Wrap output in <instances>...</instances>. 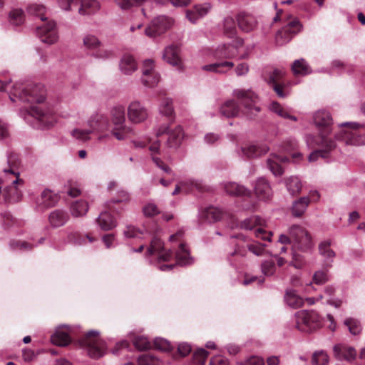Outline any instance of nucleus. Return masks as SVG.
Returning <instances> with one entry per match:
<instances>
[{
	"mask_svg": "<svg viewBox=\"0 0 365 365\" xmlns=\"http://www.w3.org/2000/svg\"><path fill=\"white\" fill-rule=\"evenodd\" d=\"M264 245L259 243H252L248 245V249L250 252L254 253L256 255H262L264 250Z\"/></svg>",
	"mask_w": 365,
	"mask_h": 365,
	"instance_id": "obj_64",
	"label": "nucleus"
},
{
	"mask_svg": "<svg viewBox=\"0 0 365 365\" xmlns=\"http://www.w3.org/2000/svg\"><path fill=\"white\" fill-rule=\"evenodd\" d=\"M284 301L288 306L294 309L301 307L304 304L303 299L293 289H288L284 295Z\"/></svg>",
	"mask_w": 365,
	"mask_h": 365,
	"instance_id": "obj_33",
	"label": "nucleus"
},
{
	"mask_svg": "<svg viewBox=\"0 0 365 365\" xmlns=\"http://www.w3.org/2000/svg\"><path fill=\"white\" fill-rule=\"evenodd\" d=\"M173 253L170 250H165L162 240L158 237H153L147 250L146 256H155L159 261L168 262L173 257Z\"/></svg>",
	"mask_w": 365,
	"mask_h": 365,
	"instance_id": "obj_13",
	"label": "nucleus"
},
{
	"mask_svg": "<svg viewBox=\"0 0 365 365\" xmlns=\"http://www.w3.org/2000/svg\"><path fill=\"white\" fill-rule=\"evenodd\" d=\"M24 21V11L21 9H13L9 13V22L14 26H20Z\"/></svg>",
	"mask_w": 365,
	"mask_h": 365,
	"instance_id": "obj_47",
	"label": "nucleus"
},
{
	"mask_svg": "<svg viewBox=\"0 0 365 365\" xmlns=\"http://www.w3.org/2000/svg\"><path fill=\"white\" fill-rule=\"evenodd\" d=\"M88 210V205L86 201L77 200L72 203L71 210L74 217H81L86 214Z\"/></svg>",
	"mask_w": 365,
	"mask_h": 365,
	"instance_id": "obj_40",
	"label": "nucleus"
},
{
	"mask_svg": "<svg viewBox=\"0 0 365 365\" xmlns=\"http://www.w3.org/2000/svg\"><path fill=\"white\" fill-rule=\"evenodd\" d=\"M153 347L164 351H169L172 349L170 342L162 338H156L152 343V348Z\"/></svg>",
	"mask_w": 365,
	"mask_h": 365,
	"instance_id": "obj_53",
	"label": "nucleus"
},
{
	"mask_svg": "<svg viewBox=\"0 0 365 365\" xmlns=\"http://www.w3.org/2000/svg\"><path fill=\"white\" fill-rule=\"evenodd\" d=\"M129 200V195L125 191H120L117 198H113L110 201L106 202V207L113 210V213L120 215L123 210L122 203L127 202Z\"/></svg>",
	"mask_w": 365,
	"mask_h": 365,
	"instance_id": "obj_28",
	"label": "nucleus"
},
{
	"mask_svg": "<svg viewBox=\"0 0 365 365\" xmlns=\"http://www.w3.org/2000/svg\"><path fill=\"white\" fill-rule=\"evenodd\" d=\"M177 262L180 265H185L192 263V257L190 255V251L187 247V245L184 242H180L179 249L175 255Z\"/></svg>",
	"mask_w": 365,
	"mask_h": 365,
	"instance_id": "obj_32",
	"label": "nucleus"
},
{
	"mask_svg": "<svg viewBox=\"0 0 365 365\" xmlns=\"http://www.w3.org/2000/svg\"><path fill=\"white\" fill-rule=\"evenodd\" d=\"M256 196L260 200H268L272 195L269 183L263 178H259L254 186Z\"/></svg>",
	"mask_w": 365,
	"mask_h": 365,
	"instance_id": "obj_24",
	"label": "nucleus"
},
{
	"mask_svg": "<svg viewBox=\"0 0 365 365\" xmlns=\"http://www.w3.org/2000/svg\"><path fill=\"white\" fill-rule=\"evenodd\" d=\"M138 365H159V360L148 354H143L138 358Z\"/></svg>",
	"mask_w": 365,
	"mask_h": 365,
	"instance_id": "obj_56",
	"label": "nucleus"
},
{
	"mask_svg": "<svg viewBox=\"0 0 365 365\" xmlns=\"http://www.w3.org/2000/svg\"><path fill=\"white\" fill-rule=\"evenodd\" d=\"M12 96L31 104L37 103V106L31 107L30 113L44 125H52L56 121L54 109L47 103H42L46 97V90L43 85L29 84L23 86L22 84H16L13 86L10 94V98L14 101V99Z\"/></svg>",
	"mask_w": 365,
	"mask_h": 365,
	"instance_id": "obj_1",
	"label": "nucleus"
},
{
	"mask_svg": "<svg viewBox=\"0 0 365 365\" xmlns=\"http://www.w3.org/2000/svg\"><path fill=\"white\" fill-rule=\"evenodd\" d=\"M286 186L289 192L294 195L300 192L302 183L297 177H290L286 180Z\"/></svg>",
	"mask_w": 365,
	"mask_h": 365,
	"instance_id": "obj_44",
	"label": "nucleus"
},
{
	"mask_svg": "<svg viewBox=\"0 0 365 365\" xmlns=\"http://www.w3.org/2000/svg\"><path fill=\"white\" fill-rule=\"evenodd\" d=\"M262 272L266 276H271L275 272V264L272 261H265L262 264Z\"/></svg>",
	"mask_w": 365,
	"mask_h": 365,
	"instance_id": "obj_58",
	"label": "nucleus"
},
{
	"mask_svg": "<svg viewBox=\"0 0 365 365\" xmlns=\"http://www.w3.org/2000/svg\"><path fill=\"white\" fill-rule=\"evenodd\" d=\"M309 198L303 197L295 201L292 206V214L295 217L302 216L309 204Z\"/></svg>",
	"mask_w": 365,
	"mask_h": 365,
	"instance_id": "obj_38",
	"label": "nucleus"
},
{
	"mask_svg": "<svg viewBox=\"0 0 365 365\" xmlns=\"http://www.w3.org/2000/svg\"><path fill=\"white\" fill-rule=\"evenodd\" d=\"M287 160L286 158H279V156L274 155L272 158L267 160V166L273 175L280 176L283 173V169L279 162H284Z\"/></svg>",
	"mask_w": 365,
	"mask_h": 365,
	"instance_id": "obj_36",
	"label": "nucleus"
},
{
	"mask_svg": "<svg viewBox=\"0 0 365 365\" xmlns=\"http://www.w3.org/2000/svg\"><path fill=\"white\" fill-rule=\"evenodd\" d=\"M314 122L319 129L320 139L315 140L312 135H307L306 141L308 146L311 148L314 145L326 146L329 149H333L335 147L334 141L327 138L331 130L330 127L332 124V118L329 113L324 110L316 112L314 115Z\"/></svg>",
	"mask_w": 365,
	"mask_h": 365,
	"instance_id": "obj_2",
	"label": "nucleus"
},
{
	"mask_svg": "<svg viewBox=\"0 0 365 365\" xmlns=\"http://www.w3.org/2000/svg\"><path fill=\"white\" fill-rule=\"evenodd\" d=\"M289 234L292 238V249L294 256L296 252H309L314 243L309 232L300 225H292L289 227Z\"/></svg>",
	"mask_w": 365,
	"mask_h": 365,
	"instance_id": "obj_4",
	"label": "nucleus"
},
{
	"mask_svg": "<svg viewBox=\"0 0 365 365\" xmlns=\"http://www.w3.org/2000/svg\"><path fill=\"white\" fill-rule=\"evenodd\" d=\"M233 95L240 101L246 109V113L252 117L260 112L261 108L257 105L258 96L252 90H235Z\"/></svg>",
	"mask_w": 365,
	"mask_h": 365,
	"instance_id": "obj_8",
	"label": "nucleus"
},
{
	"mask_svg": "<svg viewBox=\"0 0 365 365\" xmlns=\"http://www.w3.org/2000/svg\"><path fill=\"white\" fill-rule=\"evenodd\" d=\"M343 125L349 126L347 128L343 130L341 133L337 135V138L344 141L346 144L359 145L364 142H361L357 135L356 130L360 127V125L356 123H345Z\"/></svg>",
	"mask_w": 365,
	"mask_h": 365,
	"instance_id": "obj_18",
	"label": "nucleus"
},
{
	"mask_svg": "<svg viewBox=\"0 0 365 365\" xmlns=\"http://www.w3.org/2000/svg\"><path fill=\"white\" fill-rule=\"evenodd\" d=\"M230 38H232V42H230V46L231 45L232 48H235L236 50V53L234 51H232V54L233 56H239L240 58H244L246 53L244 48L243 39L235 36L232 31H231L230 29Z\"/></svg>",
	"mask_w": 365,
	"mask_h": 365,
	"instance_id": "obj_31",
	"label": "nucleus"
},
{
	"mask_svg": "<svg viewBox=\"0 0 365 365\" xmlns=\"http://www.w3.org/2000/svg\"><path fill=\"white\" fill-rule=\"evenodd\" d=\"M344 324L348 327L349 332L353 335H357L361 331V325L356 319L348 318L344 320Z\"/></svg>",
	"mask_w": 365,
	"mask_h": 365,
	"instance_id": "obj_46",
	"label": "nucleus"
},
{
	"mask_svg": "<svg viewBox=\"0 0 365 365\" xmlns=\"http://www.w3.org/2000/svg\"><path fill=\"white\" fill-rule=\"evenodd\" d=\"M143 212L145 215L148 217H152L158 214L159 210L155 205L150 203L144 207Z\"/></svg>",
	"mask_w": 365,
	"mask_h": 365,
	"instance_id": "obj_63",
	"label": "nucleus"
},
{
	"mask_svg": "<svg viewBox=\"0 0 365 365\" xmlns=\"http://www.w3.org/2000/svg\"><path fill=\"white\" fill-rule=\"evenodd\" d=\"M160 113L163 115L171 117L174 113L173 107V101L170 98L165 97L163 98L160 107Z\"/></svg>",
	"mask_w": 365,
	"mask_h": 365,
	"instance_id": "obj_50",
	"label": "nucleus"
},
{
	"mask_svg": "<svg viewBox=\"0 0 365 365\" xmlns=\"http://www.w3.org/2000/svg\"><path fill=\"white\" fill-rule=\"evenodd\" d=\"M173 24V21L167 16H160L155 18L145 31L149 37H155L165 33Z\"/></svg>",
	"mask_w": 365,
	"mask_h": 365,
	"instance_id": "obj_15",
	"label": "nucleus"
},
{
	"mask_svg": "<svg viewBox=\"0 0 365 365\" xmlns=\"http://www.w3.org/2000/svg\"><path fill=\"white\" fill-rule=\"evenodd\" d=\"M331 241L330 240H326L322 241L319 245V252L324 259V265L326 268L331 267V262L336 256L334 250L330 248Z\"/></svg>",
	"mask_w": 365,
	"mask_h": 365,
	"instance_id": "obj_26",
	"label": "nucleus"
},
{
	"mask_svg": "<svg viewBox=\"0 0 365 365\" xmlns=\"http://www.w3.org/2000/svg\"><path fill=\"white\" fill-rule=\"evenodd\" d=\"M312 362L314 365H327L329 362V356L323 351H316L313 354Z\"/></svg>",
	"mask_w": 365,
	"mask_h": 365,
	"instance_id": "obj_52",
	"label": "nucleus"
},
{
	"mask_svg": "<svg viewBox=\"0 0 365 365\" xmlns=\"http://www.w3.org/2000/svg\"><path fill=\"white\" fill-rule=\"evenodd\" d=\"M145 0H115L116 4L122 9L126 10L134 6L140 5Z\"/></svg>",
	"mask_w": 365,
	"mask_h": 365,
	"instance_id": "obj_55",
	"label": "nucleus"
},
{
	"mask_svg": "<svg viewBox=\"0 0 365 365\" xmlns=\"http://www.w3.org/2000/svg\"><path fill=\"white\" fill-rule=\"evenodd\" d=\"M90 127L91 130L74 129L72 131V135L82 141L88 140L90 133L94 131L102 133V135L98 137L99 140L109 136V133L106 132L109 130L110 124L108 118L106 116L96 115L90 121Z\"/></svg>",
	"mask_w": 365,
	"mask_h": 365,
	"instance_id": "obj_5",
	"label": "nucleus"
},
{
	"mask_svg": "<svg viewBox=\"0 0 365 365\" xmlns=\"http://www.w3.org/2000/svg\"><path fill=\"white\" fill-rule=\"evenodd\" d=\"M241 150L247 158H257L267 153L269 148L263 144H250L242 147Z\"/></svg>",
	"mask_w": 365,
	"mask_h": 365,
	"instance_id": "obj_27",
	"label": "nucleus"
},
{
	"mask_svg": "<svg viewBox=\"0 0 365 365\" xmlns=\"http://www.w3.org/2000/svg\"><path fill=\"white\" fill-rule=\"evenodd\" d=\"M270 109L272 111L283 118L290 119L294 121H297V117L289 114L287 109L283 108L279 103L277 102H274L271 104Z\"/></svg>",
	"mask_w": 365,
	"mask_h": 365,
	"instance_id": "obj_43",
	"label": "nucleus"
},
{
	"mask_svg": "<svg viewBox=\"0 0 365 365\" xmlns=\"http://www.w3.org/2000/svg\"><path fill=\"white\" fill-rule=\"evenodd\" d=\"M51 340L55 345L65 346L71 342V337L66 332L56 331L51 336Z\"/></svg>",
	"mask_w": 365,
	"mask_h": 365,
	"instance_id": "obj_42",
	"label": "nucleus"
},
{
	"mask_svg": "<svg viewBox=\"0 0 365 365\" xmlns=\"http://www.w3.org/2000/svg\"><path fill=\"white\" fill-rule=\"evenodd\" d=\"M249 193V190L243 185L236 182H230V195L245 196Z\"/></svg>",
	"mask_w": 365,
	"mask_h": 365,
	"instance_id": "obj_49",
	"label": "nucleus"
},
{
	"mask_svg": "<svg viewBox=\"0 0 365 365\" xmlns=\"http://www.w3.org/2000/svg\"><path fill=\"white\" fill-rule=\"evenodd\" d=\"M83 346L87 347L91 357L98 359L101 357L106 351V346L95 331L86 333L80 340Z\"/></svg>",
	"mask_w": 365,
	"mask_h": 365,
	"instance_id": "obj_6",
	"label": "nucleus"
},
{
	"mask_svg": "<svg viewBox=\"0 0 365 365\" xmlns=\"http://www.w3.org/2000/svg\"><path fill=\"white\" fill-rule=\"evenodd\" d=\"M81 3L79 9L81 14H91L99 9V4L96 0H58L60 6L66 11L71 9L72 5Z\"/></svg>",
	"mask_w": 365,
	"mask_h": 365,
	"instance_id": "obj_12",
	"label": "nucleus"
},
{
	"mask_svg": "<svg viewBox=\"0 0 365 365\" xmlns=\"http://www.w3.org/2000/svg\"><path fill=\"white\" fill-rule=\"evenodd\" d=\"M164 134L168 135L167 145L172 148H178L184 136L182 128L180 125L176 126L174 129H171L167 125L160 126L157 132V136L161 137Z\"/></svg>",
	"mask_w": 365,
	"mask_h": 365,
	"instance_id": "obj_11",
	"label": "nucleus"
},
{
	"mask_svg": "<svg viewBox=\"0 0 365 365\" xmlns=\"http://www.w3.org/2000/svg\"><path fill=\"white\" fill-rule=\"evenodd\" d=\"M83 43L89 49H94L100 46V42L98 38L91 35H88L84 38Z\"/></svg>",
	"mask_w": 365,
	"mask_h": 365,
	"instance_id": "obj_57",
	"label": "nucleus"
},
{
	"mask_svg": "<svg viewBox=\"0 0 365 365\" xmlns=\"http://www.w3.org/2000/svg\"><path fill=\"white\" fill-rule=\"evenodd\" d=\"M334 356L339 360L351 361L356 356V351L351 346L339 344L333 348Z\"/></svg>",
	"mask_w": 365,
	"mask_h": 365,
	"instance_id": "obj_23",
	"label": "nucleus"
},
{
	"mask_svg": "<svg viewBox=\"0 0 365 365\" xmlns=\"http://www.w3.org/2000/svg\"><path fill=\"white\" fill-rule=\"evenodd\" d=\"M9 246L11 250H19L21 251H30L34 249V245L30 242L24 240H11Z\"/></svg>",
	"mask_w": 365,
	"mask_h": 365,
	"instance_id": "obj_45",
	"label": "nucleus"
},
{
	"mask_svg": "<svg viewBox=\"0 0 365 365\" xmlns=\"http://www.w3.org/2000/svg\"><path fill=\"white\" fill-rule=\"evenodd\" d=\"M180 51V49L178 45L173 44L168 46L164 50L163 58L169 64L176 66L180 69L182 64Z\"/></svg>",
	"mask_w": 365,
	"mask_h": 365,
	"instance_id": "obj_20",
	"label": "nucleus"
},
{
	"mask_svg": "<svg viewBox=\"0 0 365 365\" xmlns=\"http://www.w3.org/2000/svg\"><path fill=\"white\" fill-rule=\"evenodd\" d=\"M160 81V76L154 71V62L148 59L144 61L143 66L142 82L147 87L155 86Z\"/></svg>",
	"mask_w": 365,
	"mask_h": 365,
	"instance_id": "obj_17",
	"label": "nucleus"
},
{
	"mask_svg": "<svg viewBox=\"0 0 365 365\" xmlns=\"http://www.w3.org/2000/svg\"><path fill=\"white\" fill-rule=\"evenodd\" d=\"M236 21L239 28L245 32H250L254 30L257 25L256 18L251 14L245 11L237 14Z\"/></svg>",
	"mask_w": 365,
	"mask_h": 365,
	"instance_id": "obj_19",
	"label": "nucleus"
},
{
	"mask_svg": "<svg viewBox=\"0 0 365 365\" xmlns=\"http://www.w3.org/2000/svg\"><path fill=\"white\" fill-rule=\"evenodd\" d=\"M264 220L259 216L255 215L247 218L241 222L240 227L245 230H254L255 235L257 238L263 240H271L272 232H267L263 227L265 225Z\"/></svg>",
	"mask_w": 365,
	"mask_h": 365,
	"instance_id": "obj_9",
	"label": "nucleus"
},
{
	"mask_svg": "<svg viewBox=\"0 0 365 365\" xmlns=\"http://www.w3.org/2000/svg\"><path fill=\"white\" fill-rule=\"evenodd\" d=\"M285 71L282 69H274L269 76V83H279Z\"/></svg>",
	"mask_w": 365,
	"mask_h": 365,
	"instance_id": "obj_62",
	"label": "nucleus"
},
{
	"mask_svg": "<svg viewBox=\"0 0 365 365\" xmlns=\"http://www.w3.org/2000/svg\"><path fill=\"white\" fill-rule=\"evenodd\" d=\"M324 267H326L324 266ZM327 269L325 268L323 270L317 271L313 275V281L315 284H322L329 280V275L327 273Z\"/></svg>",
	"mask_w": 365,
	"mask_h": 365,
	"instance_id": "obj_54",
	"label": "nucleus"
},
{
	"mask_svg": "<svg viewBox=\"0 0 365 365\" xmlns=\"http://www.w3.org/2000/svg\"><path fill=\"white\" fill-rule=\"evenodd\" d=\"M8 164L9 168H5L4 172L16 178L15 180H12V185L15 187L16 185L22 184L23 180L19 178V173L16 171L20 165L18 155L15 153L9 154L8 156Z\"/></svg>",
	"mask_w": 365,
	"mask_h": 365,
	"instance_id": "obj_21",
	"label": "nucleus"
},
{
	"mask_svg": "<svg viewBox=\"0 0 365 365\" xmlns=\"http://www.w3.org/2000/svg\"><path fill=\"white\" fill-rule=\"evenodd\" d=\"M148 117L147 108L139 101L131 102L128 108V118L133 123H140Z\"/></svg>",
	"mask_w": 365,
	"mask_h": 365,
	"instance_id": "obj_16",
	"label": "nucleus"
},
{
	"mask_svg": "<svg viewBox=\"0 0 365 365\" xmlns=\"http://www.w3.org/2000/svg\"><path fill=\"white\" fill-rule=\"evenodd\" d=\"M217 61L214 63L205 65L202 69L206 71L224 73L228 71V50L225 46L218 48L215 53Z\"/></svg>",
	"mask_w": 365,
	"mask_h": 365,
	"instance_id": "obj_10",
	"label": "nucleus"
},
{
	"mask_svg": "<svg viewBox=\"0 0 365 365\" xmlns=\"http://www.w3.org/2000/svg\"><path fill=\"white\" fill-rule=\"evenodd\" d=\"M111 120L113 125H125V109L123 106H115L112 109Z\"/></svg>",
	"mask_w": 365,
	"mask_h": 365,
	"instance_id": "obj_39",
	"label": "nucleus"
},
{
	"mask_svg": "<svg viewBox=\"0 0 365 365\" xmlns=\"http://www.w3.org/2000/svg\"><path fill=\"white\" fill-rule=\"evenodd\" d=\"M292 71L296 76H305L311 73V68L304 58H301L293 62Z\"/></svg>",
	"mask_w": 365,
	"mask_h": 365,
	"instance_id": "obj_34",
	"label": "nucleus"
},
{
	"mask_svg": "<svg viewBox=\"0 0 365 365\" xmlns=\"http://www.w3.org/2000/svg\"><path fill=\"white\" fill-rule=\"evenodd\" d=\"M142 232L132 225H128L124 231V235L126 237H140L142 235Z\"/></svg>",
	"mask_w": 365,
	"mask_h": 365,
	"instance_id": "obj_61",
	"label": "nucleus"
},
{
	"mask_svg": "<svg viewBox=\"0 0 365 365\" xmlns=\"http://www.w3.org/2000/svg\"><path fill=\"white\" fill-rule=\"evenodd\" d=\"M326 148V150H317L313 151L309 155V162H314L318 160L319 158H325L327 157V151L331 150V149H329L327 147L324 146Z\"/></svg>",
	"mask_w": 365,
	"mask_h": 365,
	"instance_id": "obj_59",
	"label": "nucleus"
},
{
	"mask_svg": "<svg viewBox=\"0 0 365 365\" xmlns=\"http://www.w3.org/2000/svg\"><path fill=\"white\" fill-rule=\"evenodd\" d=\"M131 132V128L125 125H113L111 130L112 135L118 140L125 139Z\"/></svg>",
	"mask_w": 365,
	"mask_h": 365,
	"instance_id": "obj_41",
	"label": "nucleus"
},
{
	"mask_svg": "<svg viewBox=\"0 0 365 365\" xmlns=\"http://www.w3.org/2000/svg\"><path fill=\"white\" fill-rule=\"evenodd\" d=\"M133 344L136 349L140 351L147 350L152 348V343L143 336H137L133 339Z\"/></svg>",
	"mask_w": 365,
	"mask_h": 365,
	"instance_id": "obj_48",
	"label": "nucleus"
},
{
	"mask_svg": "<svg viewBox=\"0 0 365 365\" xmlns=\"http://www.w3.org/2000/svg\"><path fill=\"white\" fill-rule=\"evenodd\" d=\"M241 365H264V359L258 356H251L243 361L240 362Z\"/></svg>",
	"mask_w": 365,
	"mask_h": 365,
	"instance_id": "obj_60",
	"label": "nucleus"
},
{
	"mask_svg": "<svg viewBox=\"0 0 365 365\" xmlns=\"http://www.w3.org/2000/svg\"><path fill=\"white\" fill-rule=\"evenodd\" d=\"M223 215L221 210L215 207H209L204 209L200 215L201 222H215L220 220Z\"/></svg>",
	"mask_w": 365,
	"mask_h": 365,
	"instance_id": "obj_29",
	"label": "nucleus"
},
{
	"mask_svg": "<svg viewBox=\"0 0 365 365\" xmlns=\"http://www.w3.org/2000/svg\"><path fill=\"white\" fill-rule=\"evenodd\" d=\"M208 354V351L204 349H197L192 355L193 363L195 365H205Z\"/></svg>",
	"mask_w": 365,
	"mask_h": 365,
	"instance_id": "obj_51",
	"label": "nucleus"
},
{
	"mask_svg": "<svg viewBox=\"0 0 365 365\" xmlns=\"http://www.w3.org/2000/svg\"><path fill=\"white\" fill-rule=\"evenodd\" d=\"M295 327L303 332H310L319 327L320 321L318 314L315 312L301 310L294 314Z\"/></svg>",
	"mask_w": 365,
	"mask_h": 365,
	"instance_id": "obj_7",
	"label": "nucleus"
},
{
	"mask_svg": "<svg viewBox=\"0 0 365 365\" xmlns=\"http://www.w3.org/2000/svg\"><path fill=\"white\" fill-rule=\"evenodd\" d=\"M110 212H113V210H109L105 205V210L101 212L99 217L96 219V222L101 230L107 231L110 230L115 227L117 222Z\"/></svg>",
	"mask_w": 365,
	"mask_h": 365,
	"instance_id": "obj_22",
	"label": "nucleus"
},
{
	"mask_svg": "<svg viewBox=\"0 0 365 365\" xmlns=\"http://www.w3.org/2000/svg\"><path fill=\"white\" fill-rule=\"evenodd\" d=\"M302 25L299 20L294 19L287 24L276 35V41L278 44L283 45L289 42L292 36L299 32Z\"/></svg>",
	"mask_w": 365,
	"mask_h": 365,
	"instance_id": "obj_14",
	"label": "nucleus"
},
{
	"mask_svg": "<svg viewBox=\"0 0 365 365\" xmlns=\"http://www.w3.org/2000/svg\"><path fill=\"white\" fill-rule=\"evenodd\" d=\"M45 11L46 8L43 5L31 4L28 7L29 14L40 17L43 21V25L37 29V34L41 41L48 44H53L58 38L56 24L52 21L45 22L46 20L43 16Z\"/></svg>",
	"mask_w": 365,
	"mask_h": 365,
	"instance_id": "obj_3",
	"label": "nucleus"
},
{
	"mask_svg": "<svg viewBox=\"0 0 365 365\" xmlns=\"http://www.w3.org/2000/svg\"><path fill=\"white\" fill-rule=\"evenodd\" d=\"M58 197L49 190H45L42 192L41 197L37 200V206L40 210H45L53 207L58 202Z\"/></svg>",
	"mask_w": 365,
	"mask_h": 365,
	"instance_id": "obj_25",
	"label": "nucleus"
},
{
	"mask_svg": "<svg viewBox=\"0 0 365 365\" xmlns=\"http://www.w3.org/2000/svg\"><path fill=\"white\" fill-rule=\"evenodd\" d=\"M120 67L125 74H130L137 69V64L133 57L127 54L122 58Z\"/></svg>",
	"mask_w": 365,
	"mask_h": 365,
	"instance_id": "obj_37",
	"label": "nucleus"
},
{
	"mask_svg": "<svg viewBox=\"0 0 365 365\" xmlns=\"http://www.w3.org/2000/svg\"><path fill=\"white\" fill-rule=\"evenodd\" d=\"M68 219V214L62 210H56L51 212L48 216V222L53 227L64 225Z\"/></svg>",
	"mask_w": 365,
	"mask_h": 365,
	"instance_id": "obj_30",
	"label": "nucleus"
},
{
	"mask_svg": "<svg viewBox=\"0 0 365 365\" xmlns=\"http://www.w3.org/2000/svg\"><path fill=\"white\" fill-rule=\"evenodd\" d=\"M210 9V6H195L192 9L187 10L186 13L188 20L195 23L199 18L204 16Z\"/></svg>",
	"mask_w": 365,
	"mask_h": 365,
	"instance_id": "obj_35",
	"label": "nucleus"
}]
</instances>
